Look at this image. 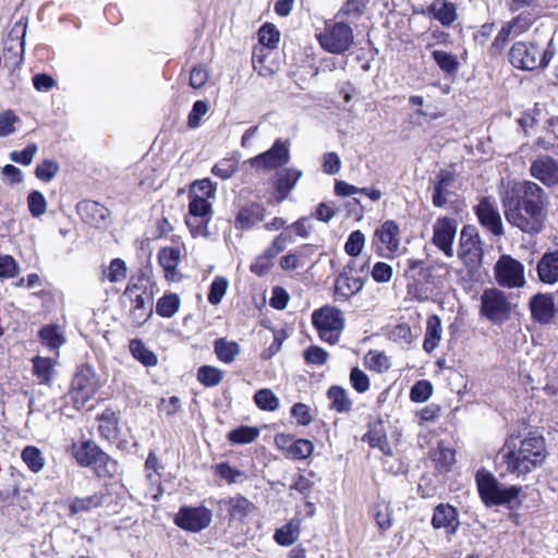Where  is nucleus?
Listing matches in <instances>:
<instances>
[{
	"label": "nucleus",
	"instance_id": "obj_1",
	"mask_svg": "<svg viewBox=\"0 0 558 558\" xmlns=\"http://www.w3.org/2000/svg\"><path fill=\"white\" fill-rule=\"evenodd\" d=\"M501 204L507 222L523 233L536 235L546 226L549 197L533 181H523L506 191Z\"/></svg>",
	"mask_w": 558,
	"mask_h": 558
},
{
	"label": "nucleus",
	"instance_id": "obj_2",
	"mask_svg": "<svg viewBox=\"0 0 558 558\" xmlns=\"http://www.w3.org/2000/svg\"><path fill=\"white\" fill-rule=\"evenodd\" d=\"M507 452L502 459L507 464V471L518 477L524 476L541 466L546 458V446L543 437H527L520 441L519 448L511 447L507 441Z\"/></svg>",
	"mask_w": 558,
	"mask_h": 558
},
{
	"label": "nucleus",
	"instance_id": "obj_3",
	"mask_svg": "<svg viewBox=\"0 0 558 558\" xmlns=\"http://www.w3.org/2000/svg\"><path fill=\"white\" fill-rule=\"evenodd\" d=\"M72 456L78 465L90 468L99 477H112L118 471V464L94 441L86 440L80 446H72Z\"/></svg>",
	"mask_w": 558,
	"mask_h": 558
},
{
	"label": "nucleus",
	"instance_id": "obj_4",
	"mask_svg": "<svg viewBox=\"0 0 558 558\" xmlns=\"http://www.w3.org/2000/svg\"><path fill=\"white\" fill-rule=\"evenodd\" d=\"M312 324L320 340L333 345L339 342L345 318L339 308L325 305L312 313Z\"/></svg>",
	"mask_w": 558,
	"mask_h": 558
},
{
	"label": "nucleus",
	"instance_id": "obj_5",
	"mask_svg": "<svg viewBox=\"0 0 558 558\" xmlns=\"http://www.w3.org/2000/svg\"><path fill=\"white\" fill-rule=\"evenodd\" d=\"M475 480L478 494L486 506L509 504L521 490L520 486H502L490 472L485 470L477 471Z\"/></svg>",
	"mask_w": 558,
	"mask_h": 558
},
{
	"label": "nucleus",
	"instance_id": "obj_6",
	"mask_svg": "<svg viewBox=\"0 0 558 558\" xmlns=\"http://www.w3.org/2000/svg\"><path fill=\"white\" fill-rule=\"evenodd\" d=\"M316 38L325 51L336 54L347 52L354 43L351 26L335 20L326 21L324 28L316 34Z\"/></svg>",
	"mask_w": 558,
	"mask_h": 558
},
{
	"label": "nucleus",
	"instance_id": "obj_7",
	"mask_svg": "<svg viewBox=\"0 0 558 558\" xmlns=\"http://www.w3.org/2000/svg\"><path fill=\"white\" fill-rule=\"evenodd\" d=\"M512 305L506 293L497 288L485 289L481 295V314L494 324L509 319Z\"/></svg>",
	"mask_w": 558,
	"mask_h": 558
},
{
	"label": "nucleus",
	"instance_id": "obj_8",
	"mask_svg": "<svg viewBox=\"0 0 558 558\" xmlns=\"http://www.w3.org/2000/svg\"><path fill=\"white\" fill-rule=\"evenodd\" d=\"M553 58V52L543 51L533 44L517 43L509 52L511 64L521 70H534L541 65L545 66Z\"/></svg>",
	"mask_w": 558,
	"mask_h": 558
},
{
	"label": "nucleus",
	"instance_id": "obj_9",
	"mask_svg": "<svg viewBox=\"0 0 558 558\" xmlns=\"http://www.w3.org/2000/svg\"><path fill=\"white\" fill-rule=\"evenodd\" d=\"M496 282L507 289H520L526 284L524 265L510 255L504 254L494 267Z\"/></svg>",
	"mask_w": 558,
	"mask_h": 558
},
{
	"label": "nucleus",
	"instance_id": "obj_10",
	"mask_svg": "<svg viewBox=\"0 0 558 558\" xmlns=\"http://www.w3.org/2000/svg\"><path fill=\"white\" fill-rule=\"evenodd\" d=\"M71 387L72 400L77 407H83L94 398L101 384L95 371L90 366L84 365L75 373Z\"/></svg>",
	"mask_w": 558,
	"mask_h": 558
},
{
	"label": "nucleus",
	"instance_id": "obj_11",
	"mask_svg": "<svg viewBox=\"0 0 558 558\" xmlns=\"http://www.w3.org/2000/svg\"><path fill=\"white\" fill-rule=\"evenodd\" d=\"M374 242L381 257L390 258L400 248V228L393 220H386L375 230Z\"/></svg>",
	"mask_w": 558,
	"mask_h": 558
},
{
	"label": "nucleus",
	"instance_id": "obj_12",
	"mask_svg": "<svg viewBox=\"0 0 558 558\" xmlns=\"http://www.w3.org/2000/svg\"><path fill=\"white\" fill-rule=\"evenodd\" d=\"M458 256L466 266H476L482 260L480 235L471 226H464L461 230Z\"/></svg>",
	"mask_w": 558,
	"mask_h": 558
},
{
	"label": "nucleus",
	"instance_id": "obj_13",
	"mask_svg": "<svg viewBox=\"0 0 558 558\" xmlns=\"http://www.w3.org/2000/svg\"><path fill=\"white\" fill-rule=\"evenodd\" d=\"M189 213L191 218L186 220V225L191 229L194 236L206 235L207 225L211 220V203L199 196H190Z\"/></svg>",
	"mask_w": 558,
	"mask_h": 558
},
{
	"label": "nucleus",
	"instance_id": "obj_14",
	"mask_svg": "<svg viewBox=\"0 0 558 558\" xmlns=\"http://www.w3.org/2000/svg\"><path fill=\"white\" fill-rule=\"evenodd\" d=\"M211 511L205 507H182L175 515L174 523L182 530L199 532L211 522Z\"/></svg>",
	"mask_w": 558,
	"mask_h": 558
},
{
	"label": "nucleus",
	"instance_id": "obj_15",
	"mask_svg": "<svg viewBox=\"0 0 558 558\" xmlns=\"http://www.w3.org/2000/svg\"><path fill=\"white\" fill-rule=\"evenodd\" d=\"M457 221L449 217L438 218L433 226V244L447 257L453 256V241L457 233Z\"/></svg>",
	"mask_w": 558,
	"mask_h": 558
},
{
	"label": "nucleus",
	"instance_id": "obj_16",
	"mask_svg": "<svg viewBox=\"0 0 558 558\" xmlns=\"http://www.w3.org/2000/svg\"><path fill=\"white\" fill-rule=\"evenodd\" d=\"M25 34L26 25L22 24L21 22L15 23L4 41V59L10 61L13 66H20L23 62V54L25 51Z\"/></svg>",
	"mask_w": 558,
	"mask_h": 558
},
{
	"label": "nucleus",
	"instance_id": "obj_17",
	"mask_svg": "<svg viewBox=\"0 0 558 558\" xmlns=\"http://www.w3.org/2000/svg\"><path fill=\"white\" fill-rule=\"evenodd\" d=\"M289 160L290 153L288 145L277 140L270 149L250 159V163L256 169L271 170L288 163Z\"/></svg>",
	"mask_w": 558,
	"mask_h": 558
},
{
	"label": "nucleus",
	"instance_id": "obj_18",
	"mask_svg": "<svg viewBox=\"0 0 558 558\" xmlns=\"http://www.w3.org/2000/svg\"><path fill=\"white\" fill-rule=\"evenodd\" d=\"M354 265L355 263L351 260L336 278V300L347 301L362 290L364 282L359 276L353 274Z\"/></svg>",
	"mask_w": 558,
	"mask_h": 558
},
{
	"label": "nucleus",
	"instance_id": "obj_19",
	"mask_svg": "<svg viewBox=\"0 0 558 558\" xmlns=\"http://www.w3.org/2000/svg\"><path fill=\"white\" fill-rule=\"evenodd\" d=\"M476 216L483 227L494 235L504 234V226L496 202L490 197H484L476 206Z\"/></svg>",
	"mask_w": 558,
	"mask_h": 558
},
{
	"label": "nucleus",
	"instance_id": "obj_20",
	"mask_svg": "<svg viewBox=\"0 0 558 558\" xmlns=\"http://www.w3.org/2000/svg\"><path fill=\"white\" fill-rule=\"evenodd\" d=\"M531 175L546 187L558 184V161L550 156H538L530 166Z\"/></svg>",
	"mask_w": 558,
	"mask_h": 558
},
{
	"label": "nucleus",
	"instance_id": "obj_21",
	"mask_svg": "<svg viewBox=\"0 0 558 558\" xmlns=\"http://www.w3.org/2000/svg\"><path fill=\"white\" fill-rule=\"evenodd\" d=\"M531 317L541 325H548L556 315V305L551 293H537L530 299Z\"/></svg>",
	"mask_w": 558,
	"mask_h": 558
},
{
	"label": "nucleus",
	"instance_id": "obj_22",
	"mask_svg": "<svg viewBox=\"0 0 558 558\" xmlns=\"http://www.w3.org/2000/svg\"><path fill=\"white\" fill-rule=\"evenodd\" d=\"M76 208L82 219L94 227H105L109 221V209L98 202L83 201Z\"/></svg>",
	"mask_w": 558,
	"mask_h": 558
},
{
	"label": "nucleus",
	"instance_id": "obj_23",
	"mask_svg": "<svg viewBox=\"0 0 558 558\" xmlns=\"http://www.w3.org/2000/svg\"><path fill=\"white\" fill-rule=\"evenodd\" d=\"M266 208L258 203H251L240 208L234 220V227L239 230H251L257 223L264 221Z\"/></svg>",
	"mask_w": 558,
	"mask_h": 558
},
{
	"label": "nucleus",
	"instance_id": "obj_24",
	"mask_svg": "<svg viewBox=\"0 0 558 558\" xmlns=\"http://www.w3.org/2000/svg\"><path fill=\"white\" fill-rule=\"evenodd\" d=\"M454 182V174L446 169H441L433 181L432 203L435 207H444L447 204L449 189Z\"/></svg>",
	"mask_w": 558,
	"mask_h": 558
},
{
	"label": "nucleus",
	"instance_id": "obj_25",
	"mask_svg": "<svg viewBox=\"0 0 558 558\" xmlns=\"http://www.w3.org/2000/svg\"><path fill=\"white\" fill-rule=\"evenodd\" d=\"M537 277L545 284L558 282V250L546 252L537 262Z\"/></svg>",
	"mask_w": 558,
	"mask_h": 558
},
{
	"label": "nucleus",
	"instance_id": "obj_26",
	"mask_svg": "<svg viewBox=\"0 0 558 558\" xmlns=\"http://www.w3.org/2000/svg\"><path fill=\"white\" fill-rule=\"evenodd\" d=\"M532 24L531 19L522 17L521 15L515 17L513 21L507 23L501 27L498 35L496 36L493 47L496 50H502L510 37H515L524 32Z\"/></svg>",
	"mask_w": 558,
	"mask_h": 558
},
{
	"label": "nucleus",
	"instance_id": "obj_27",
	"mask_svg": "<svg viewBox=\"0 0 558 558\" xmlns=\"http://www.w3.org/2000/svg\"><path fill=\"white\" fill-rule=\"evenodd\" d=\"M432 525L435 529H446L447 533H456L459 526L457 510L450 505H438L433 514Z\"/></svg>",
	"mask_w": 558,
	"mask_h": 558
},
{
	"label": "nucleus",
	"instance_id": "obj_28",
	"mask_svg": "<svg viewBox=\"0 0 558 558\" xmlns=\"http://www.w3.org/2000/svg\"><path fill=\"white\" fill-rule=\"evenodd\" d=\"M252 63L254 70L264 77L272 75L278 70L274 52L265 47H256L253 50Z\"/></svg>",
	"mask_w": 558,
	"mask_h": 558
},
{
	"label": "nucleus",
	"instance_id": "obj_29",
	"mask_svg": "<svg viewBox=\"0 0 558 558\" xmlns=\"http://www.w3.org/2000/svg\"><path fill=\"white\" fill-rule=\"evenodd\" d=\"M301 177L302 171L294 168H287L277 173L276 189L279 196L276 197L275 204H280L289 196L291 190Z\"/></svg>",
	"mask_w": 558,
	"mask_h": 558
},
{
	"label": "nucleus",
	"instance_id": "obj_30",
	"mask_svg": "<svg viewBox=\"0 0 558 558\" xmlns=\"http://www.w3.org/2000/svg\"><path fill=\"white\" fill-rule=\"evenodd\" d=\"M428 13L442 26H450L458 19L456 3L448 0H434L428 7Z\"/></svg>",
	"mask_w": 558,
	"mask_h": 558
},
{
	"label": "nucleus",
	"instance_id": "obj_31",
	"mask_svg": "<svg viewBox=\"0 0 558 558\" xmlns=\"http://www.w3.org/2000/svg\"><path fill=\"white\" fill-rule=\"evenodd\" d=\"M131 317L137 326L143 325L153 313V299L148 292L136 294L132 299Z\"/></svg>",
	"mask_w": 558,
	"mask_h": 558
},
{
	"label": "nucleus",
	"instance_id": "obj_32",
	"mask_svg": "<svg viewBox=\"0 0 558 558\" xmlns=\"http://www.w3.org/2000/svg\"><path fill=\"white\" fill-rule=\"evenodd\" d=\"M106 495L102 492L94 493L87 497H75L69 502V511L71 515L89 512L101 507L105 502Z\"/></svg>",
	"mask_w": 558,
	"mask_h": 558
},
{
	"label": "nucleus",
	"instance_id": "obj_33",
	"mask_svg": "<svg viewBox=\"0 0 558 558\" xmlns=\"http://www.w3.org/2000/svg\"><path fill=\"white\" fill-rule=\"evenodd\" d=\"M441 322L437 315H432L427 318L426 322V332L423 342V349L430 353L433 352L439 344L441 340Z\"/></svg>",
	"mask_w": 558,
	"mask_h": 558
},
{
	"label": "nucleus",
	"instance_id": "obj_34",
	"mask_svg": "<svg viewBox=\"0 0 558 558\" xmlns=\"http://www.w3.org/2000/svg\"><path fill=\"white\" fill-rule=\"evenodd\" d=\"M39 339L51 351H58L65 343V336L59 325L50 324L39 330Z\"/></svg>",
	"mask_w": 558,
	"mask_h": 558
},
{
	"label": "nucleus",
	"instance_id": "obj_35",
	"mask_svg": "<svg viewBox=\"0 0 558 558\" xmlns=\"http://www.w3.org/2000/svg\"><path fill=\"white\" fill-rule=\"evenodd\" d=\"M225 504L230 517L240 521L244 520L255 509L254 504L243 496L230 497L225 500Z\"/></svg>",
	"mask_w": 558,
	"mask_h": 558
},
{
	"label": "nucleus",
	"instance_id": "obj_36",
	"mask_svg": "<svg viewBox=\"0 0 558 558\" xmlns=\"http://www.w3.org/2000/svg\"><path fill=\"white\" fill-rule=\"evenodd\" d=\"M32 362L33 375L38 383L49 385L54 373V361L49 357L35 356Z\"/></svg>",
	"mask_w": 558,
	"mask_h": 558
},
{
	"label": "nucleus",
	"instance_id": "obj_37",
	"mask_svg": "<svg viewBox=\"0 0 558 558\" xmlns=\"http://www.w3.org/2000/svg\"><path fill=\"white\" fill-rule=\"evenodd\" d=\"M119 417L114 411L106 409L99 416L98 430L107 440H114L118 436Z\"/></svg>",
	"mask_w": 558,
	"mask_h": 558
},
{
	"label": "nucleus",
	"instance_id": "obj_38",
	"mask_svg": "<svg viewBox=\"0 0 558 558\" xmlns=\"http://www.w3.org/2000/svg\"><path fill=\"white\" fill-rule=\"evenodd\" d=\"M327 397L332 410L339 413H347L351 411L352 401L349 398L348 391L342 387L331 386L327 391Z\"/></svg>",
	"mask_w": 558,
	"mask_h": 558
},
{
	"label": "nucleus",
	"instance_id": "obj_39",
	"mask_svg": "<svg viewBox=\"0 0 558 558\" xmlns=\"http://www.w3.org/2000/svg\"><path fill=\"white\" fill-rule=\"evenodd\" d=\"M158 259L167 277L174 275L181 260V251L175 246L163 247L159 251Z\"/></svg>",
	"mask_w": 558,
	"mask_h": 558
},
{
	"label": "nucleus",
	"instance_id": "obj_40",
	"mask_svg": "<svg viewBox=\"0 0 558 558\" xmlns=\"http://www.w3.org/2000/svg\"><path fill=\"white\" fill-rule=\"evenodd\" d=\"M21 459L33 473H39L46 465L44 453L36 446H26L21 452Z\"/></svg>",
	"mask_w": 558,
	"mask_h": 558
},
{
	"label": "nucleus",
	"instance_id": "obj_41",
	"mask_svg": "<svg viewBox=\"0 0 558 558\" xmlns=\"http://www.w3.org/2000/svg\"><path fill=\"white\" fill-rule=\"evenodd\" d=\"M300 535V521L291 520L275 532L274 538L281 546H290Z\"/></svg>",
	"mask_w": 558,
	"mask_h": 558
},
{
	"label": "nucleus",
	"instance_id": "obj_42",
	"mask_svg": "<svg viewBox=\"0 0 558 558\" xmlns=\"http://www.w3.org/2000/svg\"><path fill=\"white\" fill-rule=\"evenodd\" d=\"M214 347L217 357L227 364L232 363L240 354V345L235 341L220 338L215 341Z\"/></svg>",
	"mask_w": 558,
	"mask_h": 558
},
{
	"label": "nucleus",
	"instance_id": "obj_43",
	"mask_svg": "<svg viewBox=\"0 0 558 558\" xmlns=\"http://www.w3.org/2000/svg\"><path fill=\"white\" fill-rule=\"evenodd\" d=\"M130 350L134 359L145 366H155L158 362L156 354L138 339H133L130 342Z\"/></svg>",
	"mask_w": 558,
	"mask_h": 558
},
{
	"label": "nucleus",
	"instance_id": "obj_44",
	"mask_svg": "<svg viewBox=\"0 0 558 558\" xmlns=\"http://www.w3.org/2000/svg\"><path fill=\"white\" fill-rule=\"evenodd\" d=\"M254 403L263 411L272 412L279 408L280 401L271 389L263 388L255 392Z\"/></svg>",
	"mask_w": 558,
	"mask_h": 558
},
{
	"label": "nucleus",
	"instance_id": "obj_45",
	"mask_svg": "<svg viewBox=\"0 0 558 558\" xmlns=\"http://www.w3.org/2000/svg\"><path fill=\"white\" fill-rule=\"evenodd\" d=\"M223 378V372L218 367L204 365L197 371V380L205 387H216Z\"/></svg>",
	"mask_w": 558,
	"mask_h": 558
},
{
	"label": "nucleus",
	"instance_id": "obj_46",
	"mask_svg": "<svg viewBox=\"0 0 558 558\" xmlns=\"http://www.w3.org/2000/svg\"><path fill=\"white\" fill-rule=\"evenodd\" d=\"M180 307V299L177 294H166L160 298L156 305V313L161 317H172Z\"/></svg>",
	"mask_w": 558,
	"mask_h": 558
},
{
	"label": "nucleus",
	"instance_id": "obj_47",
	"mask_svg": "<svg viewBox=\"0 0 558 558\" xmlns=\"http://www.w3.org/2000/svg\"><path fill=\"white\" fill-rule=\"evenodd\" d=\"M126 277V265L121 258H114L102 269V279L111 283L120 282Z\"/></svg>",
	"mask_w": 558,
	"mask_h": 558
},
{
	"label": "nucleus",
	"instance_id": "obj_48",
	"mask_svg": "<svg viewBox=\"0 0 558 558\" xmlns=\"http://www.w3.org/2000/svg\"><path fill=\"white\" fill-rule=\"evenodd\" d=\"M364 360L366 366L376 373H385L391 366L389 357L380 351H369Z\"/></svg>",
	"mask_w": 558,
	"mask_h": 558
},
{
	"label": "nucleus",
	"instance_id": "obj_49",
	"mask_svg": "<svg viewBox=\"0 0 558 558\" xmlns=\"http://www.w3.org/2000/svg\"><path fill=\"white\" fill-rule=\"evenodd\" d=\"M432 54L437 65L444 72L452 74L458 70L459 62L454 54L444 50H434Z\"/></svg>",
	"mask_w": 558,
	"mask_h": 558
},
{
	"label": "nucleus",
	"instance_id": "obj_50",
	"mask_svg": "<svg viewBox=\"0 0 558 558\" xmlns=\"http://www.w3.org/2000/svg\"><path fill=\"white\" fill-rule=\"evenodd\" d=\"M238 165L235 157L223 158L213 167L211 172L221 180H227L238 171Z\"/></svg>",
	"mask_w": 558,
	"mask_h": 558
},
{
	"label": "nucleus",
	"instance_id": "obj_51",
	"mask_svg": "<svg viewBox=\"0 0 558 558\" xmlns=\"http://www.w3.org/2000/svg\"><path fill=\"white\" fill-rule=\"evenodd\" d=\"M259 435L257 428L252 426H241L231 430L228 434V439L232 444H250L254 441Z\"/></svg>",
	"mask_w": 558,
	"mask_h": 558
},
{
	"label": "nucleus",
	"instance_id": "obj_52",
	"mask_svg": "<svg viewBox=\"0 0 558 558\" xmlns=\"http://www.w3.org/2000/svg\"><path fill=\"white\" fill-rule=\"evenodd\" d=\"M259 36V47H265L268 50H271L277 47V44L280 39L279 31L271 24H265L260 27L258 32Z\"/></svg>",
	"mask_w": 558,
	"mask_h": 558
},
{
	"label": "nucleus",
	"instance_id": "obj_53",
	"mask_svg": "<svg viewBox=\"0 0 558 558\" xmlns=\"http://www.w3.org/2000/svg\"><path fill=\"white\" fill-rule=\"evenodd\" d=\"M292 242V235L280 233L272 240L271 244L260 255L272 263V259L286 248L287 244Z\"/></svg>",
	"mask_w": 558,
	"mask_h": 558
},
{
	"label": "nucleus",
	"instance_id": "obj_54",
	"mask_svg": "<svg viewBox=\"0 0 558 558\" xmlns=\"http://www.w3.org/2000/svg\"><path fill=\"white\" fill-rule=\"evenodd\" d=\"M314 450V445L311 440L307 439H296L293 440L291 446L289 447L288 457L303 460L312 454Z\"/></svg>",
	"mask_w": 558,
	"mask_h": 558
},
{
	"label": "nucleus",
	"instance_id": "obj_55",
	"mask_svg": "<svg viewBox=\"0 0 558 558\" xmlns=\"http://www.w3.org/2000/svg\"><path fill=\"white\" fill-rule=\"evenodd\" d=\"M228 280L223 277H216L211 284H210V288H209V292H208V302L213 305H218L226 292H227V289H228Z\"/></svg>",
	"mask_w": 558,
	"mask_h": 558
},
{
	"label": "nucleus",
	"instance_id": "obj_56",
	"mask_svg": "<svg viewBox=\"0 0 558 558\" xmlns=\"http://www.w3.org/2000/svg\"><path fill=\"white\" fill-rule=\"evenodd\" d=\"M433 393V385L425 379L416 381L410 391V398L413 402H425Z\"/></svg>",
	"mask_w": 558,
	"mask_h": 558
},
{
	"label": "nucleus",
	"instance_id": "obj_57",
	"mask_svg": "<svg viewBox=\"0 0 558 558\" xmlns=\"http://www.w3.org/2000/svg\"><path fill=\"white\" fill-rule=\"evenodd\" d=\"M363 440L367 441L371 447L379 448L381 451H385V447L388 446L387 437L380 424L371 427L364 435Z\"/></svg>",
	"mask_w": 558,
	"mask_h": 558
},
{
	"label": "nucleus",
	"instance_id": "obj_58",
	"mask_svg": "<svg viewBox=\"0 0 558 558\" xmlns=\"http://www.w3.org/2000/svg\"><path fill=\"white\" fill-rule=\"evenodd\" d=\"M216 187L209 179H203L192 184L190 196H199L203 199H210L215 197Z\"/></svg>",
	"mask_w": 558,
	"mask_h": 558
},
{
	"label": "nucleus",
	"instance_id": "obj_59",
	"mask_svg": "<svg viewBox=\"0 0 558 558\" xmlns=\"http://www.w3.org/2000/svg\"><path fill=\"white\" fill-rule=\"evenodd\" d=\"M38 151V146L35 143H31L25 149L17 151H11L9 158L11 161L21 163L23 166H29Z\"/></svg>",
	"mask_w": 558,
	"mask_h": 558
},
{
	"label": "nucleus",
	"instance_id": "obj_60",
	"mask_svg": "<svg viewBox=\"0 0 558 558\" xmlns=\"http://www.w3.org/2000/svg\"><path fill=\"white\" fill-rule=\"evenodd\" d=\"M20 118L12 111L5 110L0 113V137H5L13 134L15 129V123L20 122Z\"/></svg>",
	"mask_w": 558,
	"mask_h": 558
},
{
	"label": "nucleus",
	"instance_id": "obj_61",
	"mask_svg": "<svg viewBox=\"0 0 558 558\" xmlns=\"http://www.w3.org/2000/svg\"><path fill=\"white\" fill-rule=\"evenodd\" d=\"M365 245V235L362 231H353L344 245V251L350 256H357Z\"/></svg>",
	"mask_w": 558,
	"mask_h": 558
},
{
	"label": "nucleus",
	"instance_id": "obj_62",
	"mask_svg": "<svg viewBox=\"0 0 558 558\" xmlns=\"http://www.w3.org/2000/svg\"><path fill=\"white\" fill-rule=\"evenodd\" d=\"M59 171V165L51 159H46L36 167V177L44 182L51 181Z\"/></svg>",
	"mask_w": 558,
	"mask_h": 558
},
{
	"label": "nucleus",
	"instance_id": "obj_63",
	"mask_svg": "<svg viewBox=\"0 0 558 558\" xmlns=\"http://www.w3.org/2000/svg\"><path fill=\"white\" fill-rule=\"evenodd\" d=\"M28 209L34 217H39L45 214L47 202L44 194L39 191H33L27 198Z\"/></svg>",
	"mask_w": 558,
	"mask_h": 558
},
{
	"label": "nucleus",
	"instance_id": "obj_64",
	"mask_svg": "<svg viewBox=\"0 0 558 558\" xmlns=\"http://www.w3.org/2000/svg\"><path fill=\"white\" fill-rule=\"evenodd\" d=\"M209 104L207 100H197L194 102L191 112L189 113L187 125L191 129L199 126L201 119L208 112Z\"/></svg>",
	"mask_w": 558,
	"mask_h": 558
}]
</instances>
